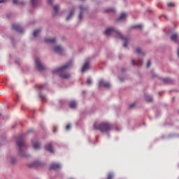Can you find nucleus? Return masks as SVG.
<instances>
[{"instance_id": "nucleus-1", "label": "nucleus", "mask_w": 179, "mask_h": 179, "mask_svg": "<svg viewBox=\"0 0 179 179\" xmlns=\"http://www.w3.org/2000/svg\"><path fill=\"white\" fill-rule=\"evenodd\" d=\"M94 129L101 131L102 134H107L113 129V125L108 122H95L94 123Z\"/></svg>"}, {"instance_id": "nucleus-2", "label": "nucleus", "mask_w": 179, "mask_h": 179, "mask_svg": "<svg viewBox=\"0 0 179 179\" xmlns=\"http://www.w3.org/2000/svg\"><path fill=\"white\" fill-rule=\"evenodd\" d=\"M110 34H116L120 39L123 40L124 42V44H123V47L126 48L128 45V42L129 41V38L127 37H123L122 34L118 31L117 30L115 29L114 28H108L106 29V31H105V35L109 36Z\"/></svg>"}, {"instance_id": "nucleus-3", "label": "nucleus", "mask_w": 179, "mask_h": 179, "mask_svg": "<svg viewBox=\"0 0 179 179\" xmlns=\"http://www.w3.org/2000/svg\"><path fill=\"white\" fill-rule=\"evenodd\" d=\"M71 63L66 64V65L60 67L59 69H56L53 71V73H59V76L62 78H69L71 75L69 73H66V70L67 68L70 67Z\"/></svg>"}, {"instance_id": "nucleus-4", "label": "nucleus", "mask_w": 179, "mask_h": 179, "mask_svg": "<svg viewBox=\"0 0 179 179\" xmlns=\"http://www.w3.org/2000/svg\"><path fill=\"white\" fill-rule=\"evenodd\" d=\"M25 144V141H24V138L23 136H19V138H17V145L20 148V155L24 157H28V155H25L24 152L22 150V148Z\"/></svg>"}, {"instance_id": "nucleus-5", "label": "nucleus", "mask_w": 179, "mask_h": 179, "mask_svg": "<svg viewBox=\"0 0 179 179\" xmlns=\"http://www.w3.org/2000/svg\"><path fill=\"white\" fill-rule=\"evenodd\" d=\"M36 64L40 71L45 69V66H43L38 58L36 59Z\"/></svg>"}, {"instance_id": "nucleus-6", "label": "nucleus", "mask_w": 179, "mask_h": 179, "mask_svg": "<svg viewBox=\"0 0 179 179\" xmlns=\"http://www.w3.org/2000/svg\"><path fill=\"white\" fill-rule=\"evenodd\" d=\"M102 86H103V87H106V89H108V87H110V84L103 80H99V87H101Z\"/></svg>"}, {"instance_id": "nucleus-7", "label": "nucleus", "mask_w": 179, "mask_h": 179, "mask_svg": "<svg viewBox=\"0 0 179 179\" xmlns=\"http://www.w3.org/2000/svg\"><path fill=\"white\" fill-rule=\"evenodd\" d=\"M87 10V7L80 6V15H78V19L81 20L83 17V13Z\"/></svg>"}, {"instance_id": "nucleus-8", "label": "nucleus", "mask_w": 179, "mask_h": 179, "mask_svg": "<svg viewBox=\"0 0 179 179\" xmlns=\"http://www.w3.org/2000/svg\"><path fill=\"white\" fill-rule=\"evenodd\" d=\"M55 52L56 53H58V54H60V55H62L63 52H64V49L62 46L60 45H57L56 47H55Z\"/></svg>"}, {"instance_id": "nucleus-9", "label": "nucleus", "mask_w": 179, "mask_h": 179, "mask_svg": "<svg viewBox=\"0 0 179 179\" xmlns=\"http://www.w3.org/2000/svg\"><path fill=\"white\" fill-rule=\"evenodd\" d=\"M13 29H15L18 32H20V33L23 32V29L18 24H13Z\"/></svg>"}, {"instance_id": "nucleus-10", "label": "nucleus", "mask_w": 179, "mask_h": 179, "mask_svg": "<svg viewBox=\"0 0 179 179\" xmlns=\"http://www.w3.org/2000/svg\"><path fill=\"white\" fill-rule=\"evenodd\" d=\"M45 149H46V150H48L50 153H53L54 152V150H53V148H52V144L51 143H48L45 146Z\"/></svg>"}, {"instance_id": "nucleus-11", "label": "nucleus", "mask_w": 179, "mask_h": 179, "mask_svg": "<svg viewBox=\"0 0 179 179\" xmlns=\"http://www.w3.org/2000/svg\"><path fill=\"white\" fill-rule=\"evenodd\" d=\"M61 168V166L59 164H56V163H54V164H52L51 166H50V169L52 170H58V169H60Z\"/></svg>"}, {"instance_id": "nucleus-12", "label": "nucleus", "mask_w": 179, "mask_h": 179, "mask_svg": "<svg viewBox=\"0 0 179 179\" xmlns=\"http://www.w3.org/2000/svg\"><path fill=\"white\" fill-rule=\"evenodd\" d=\"M127 17V14L125 13H122V15H120V17H119V18H117V20H116L124 21L126 20Z\"/></svg>"}, {"instance_id": "nucleus-13", "label": "nucleus", "mask_w": 179, "mask_h": 179, "mask_svg": "<svg viewBox=\"0 0 179 179\" xmlns=\"http://www.w3.org/2000/svg\"><path fill=\"white\" fill-rule=\"evenodd\" d=\"M78 106V103L76 101H71L70 103H69V107L70 108H76Z\"/></svg>"}, {"instance_id": "nucleus-14", "label": "nucleus", "mask_w": 179, "mask_h": 179, "mask_svg": "<svg viewBox=\"0 0 179 179\" xmlns=\"http://www.w3.org/2000/svg\"><path fill=\"white\" fill-rule=\"evenodd\" d=\"M59 6L56 5L54 6V13H52L53 16H56L59 13Z\"/></svg>"}, {"instance_id": "nucleus-15", "label": "nucleus", "mask_w": 179, "mask_h": 179, "mask_svg": "<svg viewBox=\"0 0 179 179\" xmlns=\"http://www.w3.org/2000/svg\"><path fill=\"white\" fill-rule=\"evenodd\" d=\"M170 38L172 41H174V42L177 41L178 38V34H172Z\"/></svg>"}, {"instance_id": "nucleus-16", "label": "nucleus", "mask_w": 179, "mask_h": 179, "mask_svg": "<svg viewBox=\"0 0 179 179\" xmlns=\"http://www.w3.org/2000/svg\"><path fill=\"white\" fill-rule=\"evenodd\" d=\"M41 165V163L39 162H35L33 164L29 165L30 168H35V167H38Z\"/></svg>"}, {"instance_id": "nucleus-17", "label": "nucleus", "mask_w": 179, "mask_h": 179, "mask_svg": "<svg viewBox=\"0 0 179 179\" xmlns=\"http://www.w3.org/2000/svg\"><path fill=\"white\" fill-rule=\"evenodd\" d=\"M89 68H90L89 64L86 62L85 64H84V66H83V69L81 70V71L85 72Z\"/></svg>"}, {"instance_id": "nucleus-18", "label": "nucleus", "mask_w": 179, "mask_h": 179, "mask_svg": "<svg viewBox=\"0 0 179 179\" xmlns=\"http://www.w3.org/2000/svg\"><path fill=\"white\" fill-rule=\"evenodd\" d=\"M163 82L165 84H170L172 83L173 80L171 78H166L163 79Z\"/></svg>"}, {"instance_id": "nucleus-19", "label": "nucleus", "mask_w": 179, "mask_h": 179, "mask_svg": "<svg viewBox=\"0 0 179 179\" xmlns=\"http://www.w3.org/2000/svg\"><path fill=\"white\" fill-rule=\"evenodd\" d=\"M145 100L148 102V103H150L151 101H152V97L149 96V95H145Z\"/></svg>"}, {"instance_id": "nucleus-20", "label": "nucleus", "mask_w": 179, "mask_h": 179, "mask_svg": "<svg viewBox=\"0 0 179 179\" xmlns=\"http://www.w3.org/2000/svg\"><path fill=\"white\" fill-rule=\"evenodd\" d=\"M33 147L34 150H39L41 148V145L39 143H33Z\"/></svg>"}, {"instance_id": "nucleus-21", "label": "nucleus", "mask_w": 179, "mask_h": 179, "mask_svg": "<svg viewBox=\"0 0 179 179\" xmlns=\"http://www.w3.org/2000/svg\"><path fill=\"white\" fill-rule=\"evenodd\" d=\"M41 0H31V3L33 5V6L36 7V6H38L40 3Z\"/></svg>"}, {"instance_id": "nucleus-22", "label": "nucleus", "mask_w": 179, "mask_h": 179, "mask_svg": "<svg viewBox=\"0 0 179 179\" xmlns=\"http://www.w3.org/2000/svg\"><path fill=\"white\" fill-rule=\"evenodd\" d=\"M45 41L47 43H56V38H46Z\"/></svg>"}, {"instance_id": "nucleus-23", "label": "nucleus", "mask_w": 179, "mask_h": 179, "mask_svg": "<svg viewBox=\"0 0 179 179\" xmlns=\"http://www.w3.org/2000/svg\"><path fill=\"white\" fill-rule=\"evenodd\" d=\"M74 10H72L70 13V15L67 17L66 20L69 21L73 15Z\"/></svg>"}, {"instance_id": "nucleus-24", "label": "nucleus", "mask_w": 179, "mask_h": 179, "mask_svg": "<svg viewBox=\"0 0 179 179\" xmlns=\"http://www.w3.org/2000/svg\"><path fill=\"white\" fill-rule=\"evenodd\" d=\"M41 29H37V30H36L34 32V37H36L38 34H39V33L41 32Z\"/></svg>"}, {"instance_id": "nucleus-25", "label": "nucleus", "mask_w": 179, "mask_h": 179, "mask_svg": "<svg viewBox=\"0 0 179 179\" xmlns=\"http://www.w3.org/2000/svg\"><path fill=\"white\" fill-rule=\"evenodd\" d=\"M132 28L141 29L143 28V26L141 24H136L134 26H132Z\"/></svg>"}, {"instance_id": "nucleus-26", "label": "nucleus", "mask_w": 179, "mask_h": 179, "mask_svg": "<svg viewBox=\"0 0 179 179\" xmlns=\"http://www.w3.org/2000/svg\"><path fill=\"white\" fill-rule=\"evenodd\" d=\"M107 179H114V175L111 173H108V178Z\"/></svg>"}, {"instance_id": "nucleus-27", "label": "nucleus", "mask_w": 179, "mask_h": 179, "mask_svg": "<svg viewBox=\"0 0 179 179\" xmlns=\"http://www.w3.org/2000/svg\"><path fill=\"white\" fill-rule=\"evenodd\" d=\"M136 52L138 53V54H143L142 50L140 48H136Z\"/></svg>"}, {"instance_id": "nucleus-28", "label": "nucleus", "mask_w": 179, "mask_h": 179, "mask_svg": "<svg viewBox=\"0 0 179 179\" xmlns=\"http://www.w3.org/2000/svg\"><path fill=\"white\" fill-rule=\"evenodd\" d=\"M13 3L15 4H24V1H22V2H18V0H13Z\"/></svg>"}, {"instance_id": "nucleus-29", "label": "nucleus", "mask_w": 179, "mask_h": 179, "mask_svg": "<svg viewBox=\"0 0 179 179\" xmlns=\"http://www.w3.org/2000/svg\"><path fill=\"white\" fill-rule=\"evenodd\" d=\"M40 97H41V99H42V100H43V101H46V97H45V95L41 94H40Z\"/></svg>"}, {"instance_id": "nucleus-30", "label": "nucleus", "mask_w": 179, "mask_h": 179, "mask_svg": "<svg viewBox=\"0 0 179 179\" xmlns=\"http://www.w3.org/2000/svg\"><path fill=\"white\" fill-rule=\"evenodd\" d=\"M134 107H136V103H131L129 106V108H134Z\"/></svg>"}, {"instance_id": "nucleus-31", "label": "nucleus", "mask_w": 179, "mask_h": 179, "mask_svg": "<svg viewBox=\"0 0 179 179\" xmlns=\"http://www.w3.org/2000/svg\"><path fill=\"white\" fill-rule=\"evenodd\" d=\"M106 12L115 13V10L114 8H109L106 10Z\"/></svg>"}, {"instance_id": "nucleus-32", "label": "nucleus", "mask_w": 179, "mask_h": 179, "mask_svg": "<svg viewBox=\"0 0 179 179\" xmlns=\"http://www.w3.org/2000/svg\"><path fill=\"white\" fill-rule=\"evenodd\" d=\"M92 84V80L90 78L87 79V85H90Z\"/></svg>"}, {"instance_id": "nucleus-33", "label": "nucleus", "mask_w": 179, "mask_h": 179, "mask_svg": "<svg viewBox=\"0 0 179 179\" xmlns=\"http://www.w3.org/2000/svg\"><path fill=\"white\" fill-rule=\"evenodd\" d=\"M71 125L70 124H69L66 127V130L69 131V129H71Z\"/></svg>"}, {"instance_id": "nucleus-34", "label": "nucleus", "mask_w": 179, "mask_h": 179, "mask_svg": "<svg viewBox=\"0 0 179 179\" xmlns=\"http://www.w3.org/2000/svg\"><path fill=\"white\" fill-rule=\"evenodd\" d=\"M167 6H168L169 7H173V6H175V4H174L173 3H167Z\"/></svg>"}, {"instance_id": "nucleus-35", "label": "nucleus", "mask_w": 179, "mask_h": 179, "mask_svg": "<svg viewBox=\"0 0 179 179\" xmlns=\"http://www.w3.org/2000/svg\"><path fill=\"white\" fill-rule=\"evenodd\" d=\"M151 65V62L150 61H148V63H147V65H146V67L147 68H149Z\"/></svg>"}, {"instance_id": "nucleus-36", "label": "nucleus", "mask_w": 179, "mask_h": 179, "mask_svg": "<svg viewBox=\"0 0 179 179\" xmlns=\"http://www.w3.org/2000/svg\"><path fill=\"white\" fill-rule=\"evenodd\" d=\"M49 4L52 5L53 0H48Z\"/></svg>"}, {"instance_id": "nucleus-37", "label": "nucleus", "mask_w": 179, "mask_h": 179, "mask_svg": "<svg viewBox=\"0 0 179 179\" xmlns=\"http://www.w3.org/2000/svg\"><path fill=\"white\" fill-rule=\"evenodd\" d=\"M57 127H55V129L53 130L54 134H55V132H57Z\"/></svg>"}, {"instance_id": "nucleus-38", "label": "nucleus", "mask_w": 179, "mask_h": 179, "mask_svg": "<svg viewBox=\"0 0 179 179\" xmlns=\"http://www.w3.org/2000/svg\"><path fill=\"white\" fill-rule=\"evenodd\" d=\"M7 0H0V3L6 2Z\"/></svg>"}, {"instance_id": "nucleus-39", "label": "nucleus", "mask_w": 179, "mask_h": 179, "mask_svg": "<svg viewBox=\"0 0 179 179\" xmlns=\"http://www.w3.org/2000/svg\"><path fill=\"white\" fill-rule=\"evenodd\" d=\"M131 62L133 65H136V61L134 59H133Z\"/></svg>"}, {"instance_id": "nucleus-40", "label": "nucleus", "mask_w": 179, "mask_h": 179, "mask_svg": "<svg viewBox=\"0 0 179 179\" xmlns=\"http://www.w3.org/2000/svg\"><path fill=\"white\" fill-rule=\"evenodd\" d=\"M45 86L44 85H41L39 86V89H44Z\"/></svg>"}, {"instance_id": "nucleus-41", "label": "nucleus", "mask_w": 179, "mask_h": 179, "mask_svg": "<svg viewBox=\"0 0 179 179\" xmlns=\"http://www.w3.org/2000/svg\"><path fill=\"white\" fill-rule=\"evenodd\" d=\"M138 65H142L143 64V63L142 62H141V63H137Z\"/></svg>"}, {"instance_id": "nucleus-42", "label": "nucleus", "mask_w": 179, "mask_h": 179, "mask_svg": "<svg viewBox=\"0 0 179 179\" xmlns=\"http://www.w3.org/2000/svg\"><path fill=\"white\" fill-rule=\"evenodd\" d=\"M178 57H179V48H178Z\"/></svg>"}, {"instance_id": "nucleus-43", "label": "nucleus", "mask_w": 179, "mask_h": 179, "mask_svg": "<svg viewBox=\"0 0 179 179\" xmlns=\"http://www.w3.org/2000/svg\"><path fill=\"white\" fill-rule=\"evenodd\" d=\"M122 71H124V69H122Z\"/></svg>"}, {"instance_id": "nucleus-44", "label": "nucleus", "mask_w": 179, "mask_h": 179, "mask_svg": "<svg viewBox=\"0 0 179 179\" xmlns=\"http://www.w3.org/2000/svg\"><path fill=\"white\" fill-rule=\"evenodd\" d=\"M70 179H73V178H70Z\"/></svg>"}, {"instance_id": "nucleus-45", "label": "nucleus", "mask_w": 179, "mask_h": 179, "mask_svg": "<svg viewBox=\"0 0 179 179\" xmlns=\"http://www.w3.org/2000/svg\"><path fill=\"white\" fill-rule=\"evenodd\" d=\"M178 167H179V164H178Z\"/></svg>"}]
</instances>
